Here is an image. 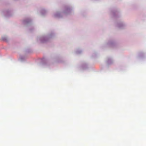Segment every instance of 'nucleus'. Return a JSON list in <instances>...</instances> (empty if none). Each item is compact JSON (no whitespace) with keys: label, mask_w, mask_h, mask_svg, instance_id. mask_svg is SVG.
<instances>
[{"label":"nucleus","mask_w":146,"mask_h":146,"mask_svg":"<svg viewBox=\"0 0 146 146\" xmlns=\"http://www.w3.org/2000/svg\"><path fill=\"white\" fill-rule=\"evenodd\" d=\"M2 39L4 40H7V38L6 37H2Z\"/></svg>","instance_id":"obj_1"}]
</instances>
